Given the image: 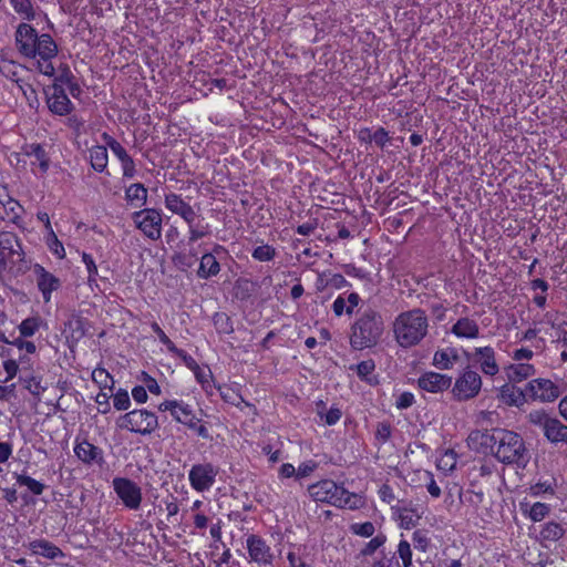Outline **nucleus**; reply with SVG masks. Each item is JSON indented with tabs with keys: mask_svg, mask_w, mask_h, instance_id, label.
I'll return each instance as SVG.
<instances>
[{
	"mask_svg": "<svg viewBox=\"0 0 567 567\" xmlns=\"http://www.w3.org/2000/svg\"><path fill=\"white\" fill-rule=\"evenodd\" d=\"M287 558L290 567H310V565L302 560L301 557L295 551H289Z\"/></svg>",
	"mask_w": 567,
	"mask_h": 567,
	"instance_id": "obj_64",
	"label": "nucleus"
},
{
	"mask_svg": "<svg viewBox=\"0 0 567 567\" xmlns=\"http://www.w3.org/2000/svg\"><path fill=\"white\" fill-rule=\"evenodd\" d=\"M457 358V353L453 349L437 350L433 357V365L440 370H450Z\"/></svg>",
	"mask_w": 567,
	"mask_h": 567,
	"instance_id": "obj_30",
	"label": "nucleus"
},
{
	"mask_svg": "<svg viewBox=\"0 0 567 567\" xmlns=\"http://www.w3.org/2000/svg\"><path fill=\"white\" fill-rule=\"evenodd\" d=\"M414 403V395L411 392H403L399 395L396 400L398 409H408Z\"/></svg>",
	"mask_w": 567,
	"mask_h": 567,
	"instance_id": "obj_58",
	"label": "nucleus"
},
{
	"mask_svg": "<svg viewBox=\"0 0 567 567\" xmlns=\"http://www.w3.org/2000/svg\"><path fill=\"white\" fill-rule=\"evenodd\" d=\"M117 424L121 429H126L131 432L147 435L153 433L158 427V420L155 413L145 409L133 410L122 415Z\"/></svg>",
	"mask_w": 567,
	"mask_h": 567,
	"instance_id": "obj_7",
	"label": "nucleus"
},
{
	"mask_svg": "<svg viewBox=\"0 0 567 567\" xmlns=\"http://www.w3.org/2000/svg\"><path fill=\"white\" fill-rule=\"evenodd\" d=\"M451 331L458 338L475 339L480 336V327L477 322L467 317L458 319L452 326Z\"/></svg>",
	"mask_w": 567,
	"mask_h": 567,
	"instance_id": "obj_21",
	"label": "nucleus"
},
{
	"mask_svg": "<svg viewBox=\"0 0 567 567\" xmlns=\"http://www.w3.org/2000/svg\"><path fill=\"white\" fill-rule=\"evenodd\" d=\"M413 546L415 549L425 551L430 545V539L424 530H415L412 537Z\"/></svg>",
	"mask_w": 567,
	"mask_h": 567,
	"instance_id": "obj_51",
	"label": "nucleus"
},
{
	"mask_svg": "<svg viewBox=\"0 0 567 567\" xmlns=\"http://www.w3.org/2000/svg\"><path fill=\"white\" fill-rule=\"evenodd\" d=\"M82 260L85 264L87 272H89V277H87L89 282L95 281V277L97 276V267H96L92 256L86 252H83Z\"/></svg>",
	"mask_w": 567,
	"mask_h": 567,
	"instance_id": "obj_53",
	"label": "nucleus"
},
{
	"mask_svg": "<svg viewBox=\"0 0 567 567\" xmlns=\"http://www.w3.org/2000/svg\"><path fill=\"white\" fill-rule=\"evenodd\" d=\"M0 256L4 262H14V257L22 261L24 251L19 237L11 231H0Z\"/></svg>",
	"mask_w": 567,
	"mask_h": 567,
	"instance_id": "obj_14",
	"label": "nucleus"
},
{
	"mask_svg": "<svg viewBox=\"0 0 567 567\" xmlns=\"http://www.w3.org/2000/svg\"><path fill=\"white\" fill-rule=\"evenodd\" d=\"M20 71H23L22 65L17 64L10 60H1L0 61V72L11 81L16 82L17 85L23 84L24 81L19 76Z\"/></svg>",
	"mask_w": 567,
	"mask_h": 567,
	"instance_id": "obj_31",
	"label": "nucleus"
},
{
	"mask_svg": "<svg viewBox=\"0 0 567 567\" xmlns=\"http://www.w3.org/2000/svg\"><path fill=\"white\" fill-rule=\"evenodd\" d=\"M92 379L95 383L100 385L101 389L110 388L112 389L114 381L110 373L103 368H96L92 372Z\"/></svg>",
	"mask_w": 567,
	"mask_h": 567,
	"instance_id": "obj_40",
	"label": "nucleus"
},
{
	"mask_svg": "<svg viewBox=\"0 0 567 567\" xmlns=\"http://www.w3.org/2000/svg\"><path fill=\"white\" fill-rule=\"evenodd\" d=\"M482 388V378L470 368L456 379L452 393L457 401H467L475 398Z\"/></svg>",
	"mask_w": 567,
	"mask_h": 567,
	"instance_id": "obj_9",
	"label": "nucleus"
},
{
	"mask_svg": "<svg viewBox=\"0 0 567 567\" xmlns=\"http://www.w3.org/2000/svg\"><path fill=\"white\" fill-rule=\"evenodd\" d=\"M395 554L401 558L403 567L412 566V549L411 544L408 540H400Z\"/></svg>",
	"mask_w": 567,
	"mask_h": 567,
	"instance_id": "obj_41",
	"label": "nucleus"
},
{
	"mask_svg": "<svg viewBox=\"0 0 567 567\" xmlns=\"http://www.w3.org/2000/svg\"><path fill=\"white\" fill-rule=\"evenodd\" d=\"M419 386L431 393H441L452 384V378L437 372H425L417 380Z\"/></svg>",
	"mask_w": 567,
	"mask_h": 567,
	"instance_id": "obj_18",
	"label": "nucleus"
},
{
	"mask_svg": "<svg viewBox=\"0 0 567 567\" xmlns=\"http://www.w3.org/2000/svg\"><path fill=\"white\" fill-rule=\"evenodd\" d=\"M527 420L542 429L544 436L554 445H567V424L551 416L545 410H533L527 414Z\"/></svg>",
	"mask_w": 567,
	"mask_h": 567,
	"instance_id": "obj_5",
	"label": "nucleus"
},
{
	"mask_svg": "<svg viewBox=\"0 0 567 567\" xmlns=\"http://www.w3.org/2000/svg\"><path fill=\"white\" fill-rule=\"evenodd\" d=\"M47 104L53 114L60 116L69 114L73 109V104L63 87L58 84L53 85L51 93H47Z\"/></svg>",
	"mask_w": 567,
	"mask_h": 567,
	"instance_id": "obj_17",
	"label": "nucleus"
},
{
	"mask_svg": "<svg viewBox=\"0 0 567 567\" xmlns=\"http://www.w3.org/2000/svg\"><path fill=\"white\" fill-rule=\"evenodd\" d=\"M22 94L24 95L25 100L28 101V104L30 107H37L39 104L38 96L35 90L32 87L29 83L19 84L18 86Z\"/></svg>",
	"mask_w": 567,
	"mask_h": 567,
	"instance_id": "obj_50",
	"label": "nucleus"
},
{
	"mask_svg": "<svg viewBox=\"0 0 567 567\" xmlns=\"http://www.w3.org/2000/svg\"><path fill=\"white\" fill-rule=\"evenodd\" d=\"M536 370L529 363H513L506 368V375L509 382H522L535 374Z\"/></svg>",
	"mask_w": 567,
	"mask_h": 567,
	"instance_id": "obj_25",
	"label": "nucleus"
},
{
	"mask_svg": "<svg viewBox=\"0 0 567 567\" xmlns=\"http://www.w3.org/2000/svg\"><path fill=\"white\" fill-rule=\"evenodd\" d=\"M37 51L34 58L52 60L58 54V45L50 34L43 33L39 37L37 44Z\"/></svg>",
	"mask_w": 567,
	"mask_h": 567,
	"instance_id": "obj_24",
	"label": "nucleus"
},
{
	"mask_svg": "<svg viewBox=\"0 0 567 567\" xmlns=\"http://www.w3.org/2000/svg\"><path fill=\"white\" fill-rule=\"evenodd\" d=\"M220 271V265L212 254H204L197 271L198 277L207 279Z\"/></svg>",
	"mask_w": 567,
	"mask_h": 567,
	"instance_id": "obj_29",
	"label": "nucleus"
},
{
	"mask_svg": "<svg viewBox=\"0 0 567 567\" xmlns=\"http://www.w3.org/2000/svg\"><path fill=\"white\" fill-rule=\"evenodd\" d=\"M29 548L34 555H40L49 559L64 557L63 551L53 543L45 539H35L29 544Z\"/></svg>",
	"mask_w": 567,
	"mask_h": 567,
	"instance_id": "obj_22",
	"label": "nucleus"
},
{
	"mask_svg": "<svg viewBox=\"0 0 567 567\" xmlns=\"http://www.w3.org/2000/svg\"><path fill=\"white\" fill-rule=\"evenodd\" d=\"M213 321L217 332L225 334L234 332L233 321L225 312L215 313Z\"/></svg>",
	"mask_w": 567,
	"mask_h": 567,
	"instance_id": "obj_37",
	"label": "nucleus"
},
{
	"mask_svg": "<svg viewBox=\"0 0 567 567\" xmlns=\"http://www.w3.org/2000/svg\"><path fill=\"white\" fill-rule=\"evenodd\" d=\"M40 35L37 30L28 23L19 24L16 31L17 47L24 56L34 58L35 44Z\"/></svg>",
	"mask_w": 567,
	"mask_h": 567,
	"instance_id": "obj_15",
	"label": "nucleus"
},
{
	"mask_svg": "<svg viewBox=\"0 0 567 567\" xmlns=\"http://www.w3.org/2000/svg\"><path fill=\"white\" fill-rule=\"evenodd\" d=\"M317 413L318 415H320L321 419H324V422L328 425L336 424L341 419L342 415L341 410L334 406L330 408L327 412H324L323 402H319L317 404Z\"/></svg>",
	"mask_w": 567,
	"mask_h": 567,
	"instance_id": "obj_38",
	"label": "nucleus"
},
{
	"mask_svg": "<svg viewBox=\"0 0 567 567\" xmlns=\"http://www.w3.org/2000/svg\"><path fill=\"white\" fill-rule=\"evenodd\" d=\"M399 347L410 349L422 342L429 332V318L424 310L414 308L398 315L392 323Z\"/></svg>",
	"mask_w": 567,
	"mask_h": 567,
	"instance_id": "obj_2",
	"label": "nucleus"
},
{
	"mask_svg": "<svg viewBox=\"0 0 567 567\" xmlns=\"http://www.w3.org/2000/svg\"><path fill=\"white\" fill-rule=\"evenodd\" d=\"M319 282H320V286H318L319 289L323 288L324 286H331V287H334V288H342V287H346L348 285V281L346 280V278L340 275V274H334L330 277V279L323 284L321 279H319Z\"/></svg>",
	"mask_w": 567,
	"mask_h": 567,
	"instance_id": "obj_54",
	"label": "nucleus"
},
{
	"mask_svg": "<svg viewBox=\"0 0 567 567\" xmlns=\"http://www.w3.org/2000/svg\"><path fill=\"white\" fill-rule=\"evenodd\" d=\"M534 355V352L530 349L527 348H520L513 352L512 358L513 360L520 362L523 360H530Z\"/></svg>",
	"mask_w": 567,
	"mask_h": 567,
	"instance_id": "obj_63",
	"label": "nucleus"
},
{
	"mask_svg": "<svg viewBox=\"0 0 567 567\" xmlns=\"http://www.w3.org/2000/svg\"><path fill=\"white\" fill-rule=\"evenodd\" d=\"M114 408L118 411H125L131 405V400L126 390H118L113 400Z\"/></svg>",
	"mask_w": 567,
	"mask_h": 567,
	"instance_id": "obj_49",
	"label": "nucleus"
},
{
	"mask_svg": "<svg viewBox=\"0 0 567 567\" xmlns=\"http://www.w3.org/2000/svg\"><path fill=\"white\" fill-rule=\"evenodd\" d=\"M386 540L385 535L378 534L370 542H368L364 547L360 550L361 556H371L373 555L381 546L384 545Z\"/></svg>",
	"mask_w": 567,
	"mask_h": 567,
	"instance_id": "obj_44",
	"label": "nucleus"
},
{
	"mask_svg": "<svg viewBox=\"0 0 567 567\" xmlns=\"http://www.w3.org/2000/svg\"><path fill=\"white\" fill-rule=\"evenodd\" d=\"M122 169H123V176L126 178H132L136 174L135 163L131 156L124 158V161L121 162Z\"/></svg>",
	"mask_w": 567,
	"mask_h": 567,
	"instance_id": "obj_57",
	"label": "nucleus"
},
{
	"mask_svg": "<svg viewBox=\"0 0 567 567\" xmlns=\"http://www.w3.org/2000/svg\"><path fill=\"white\" fill-rule=\"evenodd\" d=\"M113 487L126 507L130 509L140 508L142 491L135 482L124 477H116L113 480Z\"/></svg>",
	"mask_w": 567,
	"mask_h": 567,
	"instance_id": "obj_11",
	"label": "nucleus"
},
{
	"mask_svg": "<svg viewBox=\"0 0 567 567\" xmlns=\"http://www.w3.org/2000/svg\"><path fill=\"white\" fill-rule=\"evenodd\" d=\"M528 395L526 389L523 391L513 384H505L501 388L499 396L502 401L508 405L519 406L526 401L525 398Z\"/></svg>",
	"mask_w": 567,
	"mask_h": 567,
	"instance_id": "obj_26",
	"label": "nucleus"
},
{
	"mask_svg": "<svg viewBox=\"0 0 567 567\" xmlns=\"http://www.w3.org/2000/svg\"><path fill=\"white\" fill-rule=\"evenodd\" d=\"M309 495L316 502L328 503L341 508L355 509L360 498L331 480H322L308 487Z\"/></svg>",
	"mask_w": 567,
	"mask_h": 567,
	"instance_id": "obj_4",
	"label": "nucleus"
},
{
	"mask_svg": "<svg viewBox=\"0 0 567 567\" xmlns=\"http://www.w3.org/2000/svg\"><path fill=\"white\" fill-rule=\"evenodd\" d=\"M159 411H168L173 419L193 430L202 439H212L208 429L196 417L192 406L183 401L166 400L158 405Z\"/></svg>",
	"mask_w": 567,
	"mask_h": 567,
	"instance_id": "obj_6",
	"label": "nucleus"
},
{
	"mask_svg": "<svg viewBox=\"0 0 567 567\" xmlns=\"http://www.w3.org/2000/svg\"><path fill=\"white\" fill-rule=\"evenodd\" d=\"M466 357L474 363L478 364L481 371L486 374L494 377L499 372V367L496 361V353L494 348L477 347L472 353H465Z\"/></svg>",
	"mask_w": 567,
	"mask_h": 567,
	"instance_id": "obj_12",
	"label": "nucleus"
},
{
	"mask_svg": "<svg viewBox=\"0 0 567 567\" xmlns=\"http://www.w3.org/2000/svg\"><path fill=\"white\" fill-rule=\"evenodd\" d=\"M135 227L148 239L158 240L162 236V214L155 208H145L132 214Z\"/></svg>",
	"mask_w": 567,
	"mask_h": 567,
	"instance_id": "obj_8",
	"label": "nucleus"
},
{
	"mask_svg": "<svg viewBox=\"0 0 567 567\" xmlns=\"http://www.w3.org/2000/svg\"><path fill=\"white\" fill-rule=\"evenodd\" d=\"M398 516L400 526L406 529L414 527L421 518V515L415 509L406 506L398 507Z\"/></svg>",
	"mask_w": 567,
	"mask_h": 567,
	"instance_id": "obj_33",
	"label": "nucleus"
},
{
	"mask_svg": "<svg viewBox=\"0 0 567 567\" xmlns=\"http://www.w3.org/2000/svg\"><path fill=\"white\" fill-rule=\"evenodd\" d=\"M165 207L173 214L179 215L187 224H192L195 219L193 207L181 195L175 193L167 194L165 196Z\"/></svg>",
	"mask_w": 567,
	"mask_h": 567,
	"instance_id": "obj_20",
	"label": "nucleus"
},
{
	"mask_svg": "<svg viewBox=\"0 0 567 567\" xmlns=\"http://www.w3.org/2000/svg\"><path fill=\"white\" fill-rule=\"evenodd\" d=\"M110 395L105 392H100L96 398L95 402L100 406L99 412L102 414H106L110 412V403H109Z\"/></svg>",
	"mask_w": 567,
	"mask_h": 567,
	"instance_id": "obj_61",
	"label": "nucleus"
},
{
	"mask_svg": "<svg viewBox=\"0 0 567 567\" xmlns=\"http://www.w3.org/2000/svg\"><path fill=\"white\" fill-rule=\"evenodd\" d=\"M529 493L533 496H539V495L546 494V493L553 494L554 489L549 483L543 482V483H537V484L530 486Z\"/></svg>",
	"mask_w": 567,
	"mask_h": 567,
	"instance_id": "obj_56",
	"label": "nucleus"
},
{
	"mask_svg": "<svg viewBox=\"0 0 567 567\" xmlns=\"http://www.w3.org/2000/svg\"><path fill=\"white\" fill-rule=\"evenodd\" d=\"M247 548L251 560L258 564H270L272 560V554L270 547L264 539L256 535H250L247 538Z\"/></svg>",
	"mask_w": 567,
	"mask_h": 567,
	"instance_id": "obj_19",
	"label": "nucleus"
},
{
	"mask_svg": "<svg viewBox=\"0 0 567 567\" xmlns=\"http://www.w3.org/2000/svg\"><path fill=\"white\" fill-rule=\"evenodd\" d=\"M75 455L84 463H99L102 461V451L100 447L87 441L78 443L74 447Z\"/></svg>",
	"mask_w": 567,
	"mask_h": 567,
	"instance_id": "obj_23",
	"label": "nucleus"
},
{
	"mask_svg": "<svg viewBox=\"0 0 567 567\" xmlns=\"http://www.w3.org/2000/svg\"><path fill=\"white\" fill-rule=\"evenodd\" d=\"M384 331L380 312L367 309L352 324L350 344L355 350L372 348L378 344Z\"/></svg>",
	"mask_w": 567,
	"mask_h": 567,
	"instance_id": "obj_3",
	"label": "nucleus"
},
{
	"mask_svg": "<svg viewBox=\"0 0 567 567\" xmlns=\"http://www.w3.org/2000/svg\"><path fill=\"white\" fill-rule=\"evenodd\" d=\"M40 327V319L35 317L24 319L20 326L19 331L22 337H32Z\"/></svg>",
	"mask_w": 567,
	"mask_h": 567,
	"instance_id": "obj_43",
	"label": "nucleus"
},
{
	"mask_svg": "<svg viewBox=\"0 0 567 567\" xmlns=\"http://www.w3.org/2000/svg\"><path fill=\"white\" fill-rule=\"evenodd\" d=\"M526 393L542 402H553L560 394L559 388L548 379L532 380L526 384Z\"/></svg>",
	"mask_w": 567,
	"mask_h": 567,
	"instance_id": "obj_13",
	"label": "nucleus"
},
{
	"mask_svg": "<svg viewBox=\"0 0 567 567\" xmlns=\"http://www.w3.org/2000/svg\"><path fill=\"white\" fill-rule=\"evenodd\" d=\"M351 530L353 534L359 535L361 537H371L375 532V527L371 522H365L361 524L357 523L351 525Z\"/></svg>",
	"mask_w": 567,
	"mask_h": 567,
	"instance_id": "obj_48",
	"label": "nucleus"
},
{
	"mask_svg": "<svg viewBox=\"0 0 567 567\" xmlns=\"http://www.w3.org/2000/svg\"><path fill=\"white\" fill-rule=\"evenodd\" d=\"M89 153L92 168L100 173L104 172L109 163L107 147L95 145L89 150Z\"/></svg>",
	"mask_w": 567,
	"mask_h": 567,
	"instance_id": "obj_27",
	"label": "nucleus"
},
{
	"mask_svg": "<svg viewBox=\"0 0 567 567\" xmlns=\"http://www.w3.org/2000/svg\"><path fill=\"white\" fill-rule=\"evenodd\" d=\"M251 255L258 261H269L276 256V250L269 245H261L256 247Z\"/></svg>",
	"mask_w": 567,
	"mask_h": 567,
	"instance_id": "obj_45",
	"label": "nucleus"
},
{
	"mask_svg": "<svg viewBox=\"0 0 567 567\" xmlns=\"http://www.w3.org/2000/svg\"><path fill=\"white\" fill-rule=\"evenodd\" d=\"M391 433V424L389 422H380L377 424L374 436L378 443L384 444L390 439Z\"/></svg>",
	"mask_w": 567,
	"mask_h": 567,
	"instance_id": "obj_47",
	"label": "nucleus"
},
{
	"mask_svg": "<svg viewBox=\"0 0 567 567\" xmlns=\"http://www.w3.org/2000/svg\"><path fill=\"white\" fill-rule=\"evenodd\" d=\"M520 508L524 513H528L533 522H540L549 514V506L545 503L537 502L528 507L527 503H522Z\"/></svg>",
	"mask_w": 567,
	"mask_h": 567,
	"instance_id": "obj_32",
	"label": "nucleus"
},
{
	"mask_svg": "<svg viewBox=\"0 0 567 567\" xmlns=\"http://www.w3.org/2000/svg\"><path fill=\"white\" fill-rule=\"evenodd\" d=\"M16 478L20 485L27 486L34 495H41L44 491V484L30 476L16 474Z\"/></svg>",
	"mask_w": 567,
	"mask_h": 567,
	"instance_id": "obj_39",
	"label": "nucleus"
},
{
	"mask_svg": "<svg viewBox=\"0 0 567 567\" xmlns=\"http://www.w3.org/2000/svg\"><path fill=\"white\" fill-rule=\"evenodd\" d=\"M468 444L475 451L493 455L503 464H516L525 467L528 453L523 437L506 429L473 431L468 435Z\"/></svg>",
	"mask_w": 567,
	"mask_h": 567,
	"instance_id": "obj_1",
	"label": "nucleus"
},
{
	"mask_svg": "<svg viewBox=\"0 0 567 567\" xmlns=\"http://www.w3.org/2000/svg\"><path fill=\"white\" fill-rule=\"evenodd\" d=\"M424 475L429 480V483L426 484L427 492L431 496L439 498L441 496V488L434 481L433 474L431 472H425Z\"/></svg>",
	"mask_w": 567,
	"mask_h": 567,
	"instance_id": "obj_60",
	"label": "nucleus"
},
{
	"mask_svg": "<svg viewBox=\"0 0 567 567\" xmlns=\"http://www.w3.org/2000/svg\"><path fill=\"white\" fill-rule=\"evenodd\" d=\"M218 470L210 463H200L192 466L188 480L197 492L208 491L215 483Z\"/></svg>",
	"mask_w": 567,
	"mask_h": 567,
	"instance_id": "obj_10",
	"label": "nucleus"
},
{
	"mask_svg": "<svg viewBox=\"0 0 567 567\" xmlns=\"http://www.w3.org/2000/svg\"><path fill=\"white\" fill-rule=\"evenodd\" d=\"M103 140L106 143V146L110 147V150L113 152V154L118 158L120 162L124 161V158L128 157L126 150L118 143L116 140H114L109 134H103Z\"/></svg>",
	"mask_w": 567,
	"mask_h": 567,
	"instance_id": "obj_42",
	"label": "nucleus"
},
{
	"mask_svg": "<svg viewBox=\"0 0 567 567\" xmlns=\"http://www.w3.org/2000/svg\"><path fill=\"white\" fill-rule=\"evenodd\" d=\"M372 567H400V564L395 559V554H393L390 557L384 555L380 560L375 561Z\"/></svg>",
	"mask_w": 567,
	"mask_h": 567,
	"instance_id": "obj_62",
	"label": "nucleus"
},
{
	"mask_svg": "<svg viewBox=\"0 0 567 567\" xmlns=\"http://www.w3.org/2000/svg\"><path fill=\"white\" fill-rule=\"evenodd\" d=\"M28 156L34 157L40 169L45 173L49 168V158L44 148L40 144H31L27 151Z\"/></svg>",
	"mask_w": 567,
	"mask_h": 567,
	"instance_id": "obj_36",
	"label": "nucleus"
},
{
	"mask_svg": "<svg viewBox=\"0 0 567 567\" xmlns=\"http://www.w3.org/2000/svg\"><path fill=\"white\" fill-rule=\"evenodd\" d=\"M48 246H49L50 250L52 251V254L55 255L58 258L62 259L65 257L64 247H63L62 243L58 239V237L53 230H51V233H49Z\"/></svg>",
	"mask_w": 567,
	"mask_h": 567,
	"instance_id": "obj_46",
	"label": "nucleus"
},
{
	"mask_svg": "<svg viewBox=\"0 0 567 567\" xmlns=\"http://www.w3.org/2000/svg\"><path fill=\"white\" fill-rule=\"evenodd\" d=\"M125 199L135 207H142L147 202V189L141 183L132 184L125 190Z\"/></svg>",
	"mask_w": 567,
	"mask_h": 567,
	"instance_id": "obj_28",
	"label": "nucleus"
},
{
	"mask_svg": "<svg viewBox=\"0 0 567 567\" xmlns=\"http://www.w3.org/2000/svg\"><path fill=\"white\" fill-rule=\"evenodd\" d=\"M33 272L37 276V285L42 293L44 302H49L51 300L52 292L58 290L61 286L60 279L39 264L33 266Z\"/></svg>",
	"mask_w": 567,
	"mask_h": 567,
	"instance_id": "obj_16",
	"label": "nucleus"
},
{
	"mask_svg": "<svg viewBox=\"0 0 567 567\" xmlns=\"http://www.w3.org/2000/svg\"><path fill=\"white\" fill-rule=\"evenodd\" d=\"M37 64H38L37 69L39 70L40 73L48 75V76L54 75L55 69H54L51 60L40 59Z\"/></svg>",
	"mask_w": 567,
	"mask_h": 567,
	"instance_id": "obj_59",
	"label": "nucleus"
},
{
	"mask_svg": "<svg viewBox=\"0 0 567 567\" xmlns=\"http://www.w3.org/2000/svg\"><path fill=\"white\" fill-rule=\"evenodd\" d=\"M375 369V364L373 360H365L360 362L357 365V373L360 378L367 379Z\"/></svg>",
	"mask_w": 567,
	"mask_h": 567,
	"instance_id": "obj_55",
	"label": "nucleus"
},
{
	"mask_svg": "<svg viewBox=\"0 0 567 567\" xmlns=\"http://www.w3.org/2000/svg\"><path fill=\"white\" fill-rule=\"evenodd\" d=\"M151 327H152V330L154 331V333L159 339V341L164 346H166L169 351H173V352L176 351V347H175L174 342L166 336V333L162 330V328L156 322H153Z\"/></svg>",
	"mask_w": 567,
	"mask_h": 567,
	"instance_id": "obj_52",
	"label": "nucleus"
},
{
	"mask_svg": "<svg viewBox=\"0 0 567 567\" xmlns=\"http://www.w3.org/2000/svg\"><path fill=\"white\" fill-rule=\"evenodd\" d=\"M13 10L24 20L31 21L35 18V12L31 0H10Z\"/></svg>",
	"mask_w": 567,
	"mask_h": 567,
	"instance_id": "obj_35",
	"label": "nucleus"
},
{
	"mask_svg": "<svg viewBox=\"0 0 567 567\" xmlns=\"http://www.w3.org/2000/svg\"><path fill=\"white\" fill-rule=\"evenodd\" d=\"M565 534V529L563 526L555 522H549L544 525L543 529L540 530V537L544 540L549 542H557Z\"/></svg>",
	"mask_w": 567,
	"mask_h": 567,
	"instance_id": "obj_34",
	"label": "nucleus"
}]
</instances>
